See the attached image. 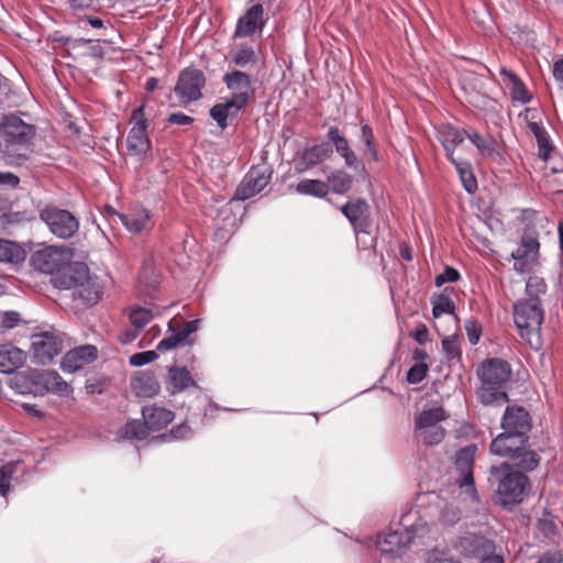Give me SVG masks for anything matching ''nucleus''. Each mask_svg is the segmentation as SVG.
I'll return each mask as SVG.
<instances>
[{
	"instance_id": "2eb2a0df",
	"label": "nucleus",
	"mask_w": 563,
	"mask_h": 563,
	"mask_svg": "<svg viewBox=\"0 0 563 563\" xmlns=\"http://www.w3.org/2000/svg\"><path fill=\"white\" fill-rule=\"evenodd\" d=\"M272 172L268 167H252L234 192V199L247 200L261 192L271 180Z\"/></svg>"
},
{
	"instance_id": "f8f14e48",
	"label": "nucleus",
	"mask_w": 563,
	"mask_h": 563,
	"mask_svg": "<svg viewBox=\"0 0 563 563\" xmlns=\"http://www.w3.org/2000/svg\"><path fill=\"white\" fill-rule=\"evenodd\" d=\"M476 450V446L473 444L462 448L456 452L454 461V471L456 473L454 481L460 489L473 498L476 497V488L473 476Z\"/></svg>"
},
{
	"instance_id": "4be33fe9",
	"label": "nucleus",
	"mask_w": 563,
	"mask_h": 563,
	"mask_svg": "<svg viewBox=\"0 0 563 563\" xmlns=\"http://www.w3.org/2000/svg\"><path fill=\"white\" fill-rule=\"evenodd\" d=\"M368 205L363 199H353L341 207V212L346 217L356 232H365L368 225Z\"/></svg>"
},
{
	"instance_id": "6ab92c4d",
	"label": "nucleus",
	"mask_w": 563,
	"mask_h": 563,
	"mask_svg": "<svg viewBox=\"0 0 563 563\" xmlns=\"http://www.w3.org/2000/svg\"><path fill=\"white\" fill-rule=\"evenodd\" d=\"M539 242L532 238L522 239L520 245L512 251L514 269L518 273L529 272L537 263Z\"/></svg>"
},
{
	"instance_id": "3c124183",
	"label": "nucleus",
	"mask_w": 563,
	"mask_h": 563,
	"mask_svg": "<svg viewBox=\"0 0 563 563\" xmlns=\"http://www.w3.org/2000/svg\"><path fill=\"white\" fill-rule=\"evenodd\" d=\"M156 358H157L156 351L140 352V353H135V354L131 355L130 364L132 366H143V365L152 363Z\"/></svg>"
},
{
	"instance_id": "7ed1b4c3",
	"label": "nucleus",
	"mask_w": 563,
	"mask_h": 563,
	"mask_svg": "<svg viewBox=\"0 0 563 563\" xmlns=\"http://www.w3.org/2000/svg\"><path fill=\"white\" fill-rule=\"evenodd\" d=\"M482 386L479 398L484 405H503L508 401L505 385L511 376L510 365L501 358H489L477 369Z\"/></svg>"
},
{
	"instance_id": "338daca9",
	"label": "nucleus",
	"mask_w": 563,
	"mask_h": 563,
	"mask_svg": "<svg viewBox=\"0 0 563 563\" xmlns=\"http://www.w3.org/2000/svg\"><path fill=\"white\" fill-rule=\"evenodd\" d=\"M69 2L75 9H84L90 7L92 0H69Z\"/></svg>"
},
{
	"instance_id": "13d9d810",
	"label": "nucleus",
	"mask_w": 563,
	"mask_h": 563,
	"mask_svg": "<svg viewBox=\"0 0 563 563\" xmlns=\"http://www.w3.org/2000/svg\"><path fill=\"white\" fill-rule=\"evenodd\" d=\"M167 121L170 124L190 125L194 122V119L183 112H174L169 114Z\"/></svg>"
},
{
	"instance_id": "6e6d98bb",
	"label": "nucleus",
	"mask_w": 563,
	"mask_h": 563,
	"mask_svg": "<svg viewBox=\"0 0 563 563\" xmlns=\"http://www.w3.org/2000/svg\"><path fill=\"white\" fill-rule=\"evenodd\" d=\"M465 330H466L470 343L472 345L477 344L479 341L481 334H482L481 325L476 321L470 320L465 324Z\"/></svg>"
},
{
	"instance_id": "bf43d9fd",
	"label": "nucleus",
	"mask_w": 563,
	"mask_h": 563,
	"mask_svg": "<svg viewBox=\"0 0 563 563\" xmlns=\"http://www.w3.org/2000/svg\"><path fill=\"white\" fill-rule=\"evenodd\" d=\"M563 554L560 551L545 552L536 563H562Z\"/></svg>"
},
{
	"instance_id": "4c0bfd02",
	"label": "nucleus",
	"mask_w": 563,
	"mask_h": 563,
	"mask_svg": "<svg viewBox=\"0 0 563 563\" xmlns=\"http://www.w3.org/2000/svg\"><path fill=\"white\" fill-rule=\"evenodd\" d=\"M548 286L542 277L530 276L526 284L527 298L523 299L528 302H541V297L547 294Z\"/></svg>"
},
{
	"instance_id": "aec40b11",
	"label": "nucleus",
	"mask_w": 563,
	"mask_h": 563,
	"mask_svg": "<svg viewBox=\"0 0 563 563\" xmlns=\"http://www.w3.org/2000/svg\"><path fill=\"white\" fill-rule=\"evenodd\" d=\"M265 25L263 5L257 3L252 5L246 12L238 20L234 37L243 38L253 35L257 30L262 31Z\"/></svg>"
},
{
	"instance_id": "423d86ee",
	"label": "nucleus",
	"mask_w": 563,
	"mask_h": 563,
	"mask_svg": "<svg viewBox=\"0 0 563 563\" xmlns=\"http://www.w3.org/2000/svg\"><path fill=\"white\" fill-rule=\"evenodd\" d=\"M504 432L497 435L490 443L492 454H503L505 442L511 440L515 444L528 443L527 433L531 429V419L522 407H507L501 419Z\"/></svg>"
},
{
	"instance_id": "69168bd1",
	"label": "nucleus",
	"mask_w": 563,
	"mask_h": 563,
	"mask_svg": "<svg viewBox=\"0 0 563 563\" xmlns=\"http://www.w3.org/2000/svg\"><path fill=\"white\" fill-rule=\"evenodd\" d=\"M552 71L555 80L563 82V59H559L554 63Z\"/></svg>"
},
{
	"instance_id": "393cba45",
	"label": "nucleus",
	"mask_w": 563,
	"mask_h": 563,
	"mask_svg": "<svg viewBox=\"0 0 563 563\" xmlns=\"http://www.w3.org/2000/svg\"><path fill=\"white\" fill-rule=\"evenodd\" d=\"M131 389L137 397L151 398L159 393L161 385L153 373L144 371L132 377Z\"/></svg>"
},
{
	"instance_id": "dca6fc26",
	"label": "nucleus",
	"mask_w": 563,
	"mask_h": 563,
	"mask_svg": "<svg viewBox=\"0 0 563 563\" xmlns=\"http://www.w3.org/2000/svg\"><path fill=\"white\" fill-rule=\"evenodd\" d=\"M223 82L231 91V97L236 103L247 106L253 96L251 77L241 70H233L223 76Z\"/></svg>"
},
{
	"instance_id": "09e8293b",
	"label": "nucleus",
	"mask_w": 563,
	"mask_h": 563,
	"mask_svg": "<svg viewBox=\"0 0 563 563\" xmlns=\"http://www.w3.org/2000/svg\"><path fill=\"white\" fill-rule=\"evenodd\" d=\"M539 531L548 538H551L558 533V526L555 523V519L551 514H543V516L538 521Z\"/></svg>"
},
{
	"instance_id": "cd10ccee",
	"label": "nucleus",
	"mask_w": 563,
	"mask_h": 563,
	"mask_svg": "<svg viewBox=\"0 0 563 563\" xmlns=\"http://www.w3.org/2000/svg\"><path fill=\"white\" fill-rule=\"evenodd\" d=\"M121 222L131 233L137 234L153 227L151 214L146 209L136 208L120 214Z\"/></svg>"
},
{
	"instance_id": "7c9ffc66",
	"label": "nucleus",
	"mask_w": 563,
	"mask_h": 563,
	"mask_svg": "<svg viewBox=\"0 0 563 563\" xmlns=\"http://www.w3.org/2000/svg\"><path fill=\"white\" fill-rule=\"evenodd\" d=\"M38 371L31 369L27 372L15 373L9 382V385L12 389H14L19 394H32L34 396H40L37 394L38 386Z\"/></svg>"
},
{
	"instance_id": "5fc2aeb1",
	"label": "nucleus",
	"mask_w": 563,
	"mask_h": 563,
	"mask_svg": "<svg viewBox=\"0 0 563 563\" xmlns=\"http://www.w3.org/2000/svg\"><path fill=\"white\" fill-rule=\"evenodd\" d=\"M427 563H461L444 551L432 550L428 553Z\"/></svg>"
},
{
	"instance_id": "39448f33",
	"label": "nucleus",
	"mask_w": 563,
	"mask_h": 563,
	"mask_svg": "<svg viewBox=\"0 0 563 563\" xmlns=\"http://www.w3.org/2000/svg\"><path fill=\"white\" fill-rule=\"evenodd\" d=\"M543 319L542 302L518 300L514 305V321L520 338L534 351H539L542 346L541 324Z\"/></svg>"
},
{
	"instance_id": "6e6552de",
	"label": "nucleus",
	"mask_w": 563,
	"mask_h": 563,
	"mask_svg": "<svg viewBox=\"0 0 563 563\" xmlns=\"http://www.w3.org/2000/svg\"><path fill=\"white\" fill-rule=\"evenodd\" d=\"M71 252L66 246H45L35 251L30 258L32 267L41 273L58 276L69 266Z\"/></svg>"
},
{
	"instance_id": "72a5a7b5",
	"label": "nucleus",
	"mask_w": 563,
	"mask_h": 563,
	"mask_svg": "<svg viewBox=\"0 0 563 563\" xmlns=\"http://www.w3.org/2000/svg\"><path fill=\"white\" fill-rule=\"evenodd\" d=\"M449 161L454 165L463 188L468 194H474L478 186L471 163L455 157Z\"/></svg>"
},
{
	"instance_id": "c85d7f7f",
	"label": "nucleus",
	"mask_w": 563,
	"mask_h": 563,
	"mask_svg": "<svg viewBox=\"0 0 563 563\" xmlns=\"http://www.w3.org/2000/svg\"><path fill=\"white\" fill-rule=\"evenodd\" d=\"M195 386L196 382L186 367L173 366L168 368L166 388L170 394H179Z\"/></svg>"
},
{
	"instance_id": "8fccbe9b",
	"label": "nucleus",
	"mask_w": 563,
	"mask_h": 563,
	"mask_svg": "<svg viewBox=\"0 0 563 563\" xmlns=\"http://www.w3.org/2000/svg\"><path fill=\"white\" fill-rule=\"evenodd\" d=\"M429 367L426 363H418L411 366L407 373V380L410 384H419L422 382L427 374H428Z\"/></svg>"
},
{
	"instance_id": "0eeeda50",
	"label": "nucleus",
	"mask_w": 563,
	"mask_h": 563,
	"mask_svg": "<svg viewBox=\"0 0 563 563\" xmlns=\"http://www.w3.org/2000/svg\"><path fill=\"white\" fill-rule=\"evenodd\" d=\"M449 418V413L440 406L423 409L415 417L413 437L417 442L433 446L441 443L446 434L441 422Z\"/></svg>"
},
{
	"instance_id": "4468645a",
	"label": "nucleus",
	"mask_w": 563,
	"mask_h": 563,
	"mask_svg": "<svg viewBox=\"0 0 563 563\" xmlns=\"http://www.w3.org/2000/svg\"><path fill=\"white\" fill-rule=\"evenodd\" d=\"M206 78L201 70L187 68L179 75L175 92L181 103L188 104L201 98Z\"/></svg>"
},
{
	"instance_id": "c756f323",
	"label": "nucleus",
	"mask_w": 563,
	"mask_h": 563,
	"mask_svg": "<svg viewBox=\"0 0 563 563\" xmlns=\"http://www.w3.org/2000/svg\"><path fill=\"white\" fill-rule=\"evenodd\" d=\"M142 416L150 431H159L164 429L175 418L173 411L157 406L144 407Z\"/></svg>"
},
{
	"instance_id": "f257e3e1",
	"label": "nucleus",
	"mask_w": 563,
	"mask_h": 563,
	"mask_svg": "<svg viewBox=\"0 0 563 563\" xmlns=\"http://www.w3.org/2000/svg\"><path fill=\"white\" fill-rule=\"evenodd\" d=\"M52 282L56 288L71 289L74 299L86 306L96 305L102 297L103 287L97 276H92L82 263H75L63 274L54 276Z\"/></svg>"
},
{
	"instance_id": "c03bdc74",
	"label": "nucleus",
	"mask_w": 563,
	"mask_h": 563,
	"mask_svg": "<svg viewBox=\"0 0 563 563\" xmlns=\"http://www.w3.org/2000/svg\"><path fill=\"white\" fill-rule=\"evenodd\" d=\"M361 140L366 147V150L364 152V156L368 157L369 161L377 162L378 161V152L374 144L373 129L368 124L362 125Z\"/></svg>"
},
{
	"instance_id": "49530a36",
	"label": "nucleus",
	"mask_w": 563,
	"mask_h": 563,
	"mask_svg": "<svg viewBox=\"0 0 563 563\" xmlns=\"http://www.w3.org/2000/svg\"><path fill=\"white\" fill-rule=\"evenodd\" d=\"M442 350L449 361L461 357V345L457 336L450 335L442 340Z\"/></svg>"
},
{
	"instance_id": "f704fd0d",
	"label": "nucleus",
	"mask_w": 563,
	"mask_h": 563,
	"mask_svg": "<svg viewBox=\"0 0 563 563\" xmlns=\"http://www.w3.org/2000/svg\"><path fill=\"white\" fill-rule=\"evenodd\" d=\"M325 184L329 186V192L345 195L352 188L353 178L349 173L336 169L327 177Z\"/></svg>"
},
{
	"instance_id": "9d476101",
	"label": "nucleus",
	"mask_w": 563,
	"mask_h": 563,
	"mask_svg": "<svg viewBox=\"0 0 563 563\" xmlns=\"http://www.w3.org/2000/svg\"><path fill=\"white\" fill-rule=\"evenodd\" d=\"M130 123L132 124V128L126 137L128 153L130 156H135L139 159H142L151 150L144 106L132 111Z\"/></svg>"
},
{
	"instance_id": "2f4dec72",
	"label": "nucleus",
	"mask_w": 563,
	"mask_h": 563,
	"mask_svg": "<svg viewBox=\"0 0 563 563\" xmlns=\"http://www.w3.org/2000/svg\"><path fill=\"white\" fill-rule=\"evenodd\" d=\"M467 133L452 125H443L438 131V139L442 144L448 159L454 158V150L464 142Z\"/></svg>"
},
{
	"instance_id": "603ef678",
	"label": "nucleus",
	"mask_w": 563,
	"mask_h": 563,
	"mask_svg": "<svg viewBox=\"0 0 563 563\" xmlns=\"http://www.w3.org/2000/svg\"><path fill=\"white\" fill-rule=\"evenodd\" d=\"M190 435H191L190 427L186 423H181V424L173 428L170 430L169 434H163L162 438H163V440H169V439L181 440V439H187Z\"/></svg>"
},
{
	"instance_id": "052dcab7",
	"label": "nucleus",
	"mask_w": 563,
	"mask_h": 563,
	"mask_svg": "<svg viewBox=\"0 0 563 563\" xmlns=\"http://www.w3.org/2000/svg\"><path fill=\"white\" fill-rule=\"evenodd\" d=\"M411 336L419 344H424L429 341V331L424 324H421L416 328V330L412 332Z\"/></svg>"
},
{
	"instance_id": "774afa93",
	"label": "nucleus",
	"mask_w": 563,
	"mask_h": 563,
	"mask_svg": "<svg viewBox=\"0 0 563 563\" xmlns=\"http://www.w3.org/2000/svg\"><path fill=\"white\" fill-rule=\"evenodd\" d=\"M481 563H504V560L499 555H490L484 558Z\"/></svg>"
},
{
	"instance_id": "a878e982",
	"label": "nucleus",
	"mask_w": 563,
	"mask_h": 563,
	"mask_svg": "<svg viewBox=\"0 0 563 563\" xmlns=\"http://www.w3.org/2000/svg\"><path fill=\"white\" fill-rule=\"evenodd\" d=\"M245 107L236 103L232 98H224L222 102L214 104L210 109V117L217 122L218 126L224 130L229 119L236 118Z\"/></svg>"
},
{
	"instance_id": "a19ab883",
	"label": "nucleus",
	"mask_w": 563,
	"mask_h": 563,
	"mask_svg": "<svg viewBox=\"0 0 563 563\" xmlns=\"http://www.w3.org/2000/svg\"><path fill=\"white\" fill-rule=\"evenodd\" d=\"M150 434V430L146 427L145 420H133L128 422L121 430V435L130 440H143Z\"/></svg>"
},
{
	"instance_id": "0e129e2a",
	"label": "nucleus",
	"mask_w": 563,
	"mask_h": 563,
	"mask_svg": "<svg viewBox=\"0 0 563 563\" xmlns=\"http://www.w3.org/2000/svg\"><path fill=\"white\" fill-rule=\"evenodd\" d=\"M139 335L137 329L126 330L120 335V341L122 344H129L133 342Z\"/></svg>"
},
{
	"instance_id": "4d7b16f0",
	"label": "nucleus",
	"mask_w": 563,
	"mask_h": 563,
	"mask_svg": "<svg viewBox=\"0 0 563 563\" xmlns=\"http://www.w3.org/2000/svg\"><path fill=\"white\" fill-rule=\"evenodd\" d=\"M523 445H527V443H521V444H515L512 443L511 440H508L505 442V450L507 452L503 453V454H496L497 456H503V457H516L520 451H522L523 449Z\"/></svg>"
},
{
	"instance_id": "ea45409f",
	"label": "nucleus",
	"mask_w": 563,
	"mask_h": 563,
	"mask_svg": "<svg viewBox=\"0 0 563 563\" xmlns=\"http://www.w3.org/2000/svg\"><path fill=\"white\" fill-rule=\"evenodd\" d=\"M431 305L434 318H439L442 314H453L455 310L453 300L444 294L433 295L431 297Z\"/></svg>"
},
{
	"instance_id": "58836bf2",
	"label": "nucleus",
	"mask_w": 563,
	"mask_h": 563,
	"mask_svg": "<svg viewBox=\"0 0 563 563\" xmlns=\"http://www.w3.org/2000/svg\"><path fill=\"white\" fill-rule=\"evenodd\" d=\"M232 62L239 67L256 64L257 56L253 47L246 43L240 44L232 54Z\"/></svg>"
},
{
	"instance_id": "de8ad7c7",
	"label": "nucleus",
	"mask_w": 563,
	"mask_h": 563,
	"mask_svg": "<svg viewBox=\"0 0 563 563\" xmlns=\"http://www.w3.org/2000/svg\"><path fill=\"white\" fill-rule=\"evenodd\" d=\"M18 464L7 463L0 468V494L5 497L10 489V481L15 472Z\"/></svg>"
},
{
	"instance_id": "f3484780",
	"label": "nucleus",
	"mask_w": 563,
	"mask_h": 563,
	"mask_svg": "<svg viewBox=\"0 0 563 563\" xmlns=\"http://www.w3.org/2000/svg\"><path fill=\"white\" fill-rule=\"evenodd\" d=\"M333 155V147L329 143H319L306 147L295 163L297 173H306L317 165L328 161Z\"/></svg>"
},
{
	"instance_id": "f03ea898",
	"label": "nucleus",
	"mask_w": 563,
	"mask_h": 563,
	"mask_svg": "<svg viewBox=\"0 0 563 563\" xmlns=\"http://www.w3.org/2000/svg\"><path fill=\"white\" fill-rule=\"evenodd\" d=\"M401 530L388 532L377 538L376 545L385 555H401L415 538H422L431 530L430 526L418 517V512L410 509L399 521Z\"/></svg>"
},
{
	"instance_id": "5701e85b",
	"label": "nucleus",
	"mask_w": 563,
	"mask_h": 563,
	"mask_svg": "<svg viewBox=\"0 0 563 563\" xmlns=\"http://www.w3.org/2000/svg\"><path fill=\"white\" fill-rule=\"evenodd\" d=\"M327 137L333 145L335 152L343 158L344 164L349 168H355L358 159L354 151L351 148L347 139L340 132L339 128L332 125L328 129Z\"/></svg>"
},
{
	"instance_id": "c9c22d12",
	"label": "nucleus",
	"mask_w": 563,
	"mask_h": 563,
	"mask_svg": "<svg viewBox=\"0 0 563 563\" xmlns=\"http://www.w3.org/2000/svg\"><path fill=\"white\" fill-rule=\"evenodd\" d=\"M25 260V251L16 242L0 239V263L19 264Z\"/></svg>"
},
{
	"instance_id": "412c9836",
	"label": "nucleus",
	"mask_w": 563,
	"mask_h": 563,
	"mask_svg": "<svg viewBox=\"0 0 563 563\" xmlns=\"http://www.w3.org/2000/svg\"><path fill=\"white\" fill-rule=\"evenodd\" d=\"M37 394L44 396L52 393L62 397H67L73 393L70 385L55 371H38Z\"/></svg>"
},
{
	"instance_id": "864d4df0",
	"label": "nucleus",
	"mask_w": 563,
	"mask_h": 563,
	"mask_svg": "<svg viewBox=\"0 0 563 563\" xmlns=\"http://www.w3.org/2000/svg\"><path fill=\"white\" fill-rule=\"evenodd\" d=\"M459 278H460V273L455 268L448 266V267H445L443 273H441L440 275H438L435 277V285L438 287H440L445 283L456 282Z\"/></svg>"
},
{
	"instance_id": "37998d69",
	"label": "nucleus",
	"mask_w": 563,
	"mask_h": 563,
	"mask_svg": "<svg viewBox=\"0 0 563 563\" xmlns=\"http://www.w3.org/2000/svg\"><path fill=\"white\" fill-rule=\"evenodd\" d=\"M470 141L477 147L478 152L484 157H493L496 154V141L493 139H484L478 133H471L466 135Z\"/></svg>"
},
{
	"instance_id": "680f3d73",
	"label": "nucleus",
	"mask_w": 563,
	"mask_h": 563,
	"mask_svg": "<svg viewBox=\"0 0 563 563\" xmlns=\"http://www.w3.org/2000/svg\"><path fill=\"white\" fill-rule=\"evenodd\" d=\"M19 177L12 173H0V184L15 187L19 185Z\"/></svg>"
},
{
	"instance_id": "b1692460",
	"label": "nucleus",
	"mask_w": 563,
	"mask_h": 563,
	"mask_svg": "<svg viewBox=\"0 0 563 563\" xmlns=\"http://www.w3.org/2000/svg\"><path fill=\"white\" fill-rule=\"evenodd\" d=\"M199 322V320L188 321L178 331H175L172 328V322H169L168 332L170 333L158 342L156 350L159 352H166L176 349L178 345L183 344L191 333L198 330Z\"/></svg>"
},
{
	"instance_id": "1a4fd4ad",
	"label": "nucleus",
	"mask_w": 563,
	"mask_h": 563,
	"mask_svg": "<svg viewBox=\"0 0 563 563\" xmlns=\"http://www.w3.org/2000/svg\"><path fill=\"white\" fill-rule=\"evenodd\" d=\"M40 219L49 232L58 239L67 240L79 230V220L68 210L56 206H46L40 211Z\"/></svg>"
},
{
	"instance_id": "bb28decb",
	"label": "nucleus",
	"mask_w": 563,
	"mask_h": 563,
	"mask_svg": "<svg viewBox=\"0 0 563 563\" xmlns=\"http://www.w3.org/2000/svg\"><path fill=\"white\" fill-rule=\"evenodd\" d=\"M26 361L25 353L11 344L0 345V373L11 374L22 367Z\"/></svg>"
},
{
	"instance_id": "20e7f679",
	"label": "nucleus",
	"mask_w": 563,
	"mask_h": 563,
	"mask_svg": "<svg viewBox=\"0 0 563 563\" xmlns=\"http://www.w3.org/2000/svg\"><path fill=\"white\" fill-rule=\"evenodd\" d=\"M490 481L496 483L497 500L504 507L516 505L522 501L529 488V478L512 471L508 463L490 467Z\"/></svg>"
},
{
	"instance_id": "9b49d317",
	"label": "nucleus",
	"mask_w": 563,
	"mask_h": 563,
	"mask_svg": "<svg viewBox=\"0 0 563 563\" xmlns=\"http://www.w3.org/2000/svg\"><path fill=\"white\" fill-rule=\"evenodd\" d=\"M35 134V125L24 122L20 117L9 114L2 118L0 136L7 146H29Z\"/></svg>"
},
{
	"instance_id": "473e14b6",
	"label": "nucleus",
	"mask_w": 563,
	"mask_h": 563,
	"mask_svg": "<svg viewBox=\"0 0 563 563\" xmlns=\"http://www.w3.org/2000/svg\"><path fill=\"white\" fill-rule=\"evenodd\" d=\"M500 76L503 77V81L510 86V95L512 100L521 103H528L531 100V96L525 84L515 73L506 68H501Z\"/></svg>"
},
{
	"instance_id": "e433bc0d",
	"label": "nucleus",
	"mask_w": 563,
	"mask_h": 563,
	"mask_svg": "<svg viewBox=\"0 0 563 563\" xmlns=\"http://www.w3.org/2000/svg\"><path fill=\"white\" fill-rule=\"evenodd\" d=\"M296 191L299 195L325 198L329 194V186L323 180L306 178L296 185Z\"/></svg>"
},
{
	"instance_id": "ddd939ff",
	"label": "nucleus",
	"mask_w": 563,
	"mask_h": 563,
	"mask_svg": "<svg viewBox=\"0 0 563 563\" xmlns=\"http://www.w3.org/2000/svg\"><path fill=\"white\" fill-rule=\"evenodd\" d=\"M63 350V339L55 331H44L32 336L33 362L46 365Z\"/></svg>"
},
{
	"instance_id": "a18cd8bd",
	"label": "nucleus",
	"mask_w": 563,
	"mask_h": 563,
	"mask_svg": "<svg viewBox=\"0 0 563 563\" xmlns=\"http://www.w3.org/2000/svg\"><path fill=\"white\" fill-rule=\"evenodd\" d=\"M129 319L135 329L141 330L153 319V312L147 308L135 306L131 308Z\"/></svg>"
},
{
	"instance_id": "e2e57ef3",
	"label": "nucleus",
	"mask_w": 563,
	"mask_h": 563,
	"mask_svg": "<svg viewBox=\"0 0 563 563\" xmlns=\"http://www.w3.org/2000/svg\"><path fill=\"white\" fill-rule=\"evenodd\" d=\"M19 322V313L16 312H7L3 318V325L5 328H13Z\"/></svg>"
},
{
	"instance_id": "a211bd4d",
	"label": "nucleus",
	"mask_w": 563,
	"mask_h": 563,
	"mask_svg": "<svg viewBox=\"0 0 563 563\" xmlns=\"http://www.w3.org/2000/svg\"><path fill=\"white\" fill-rule=\"evenodd\" d=\"M98 355L97 347L91 344H85L69 350L60 362V368L65 373H75L86 365L92 363Z\"/></svg>"
},
{
	"instance_id": "79ce46f5",
	"label": "nucleus",
	"mask_w": 563,
	"mask_h": 563,
	"mask_svg": "<svg viewBox=\"0 0 563 563\" xmlns=\"http://www.w3.org/2000/svg\"><path fill=\"white\" fill-rule=\"evenodd\" d=\"M511 460L515 461V465L517 467L527 472L534 470L540 463L538 453L534 451H527L526 445H523L522 451H520L516 457H511Z\"/></svg>"
}]
</instances>
